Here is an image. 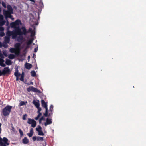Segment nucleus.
I'll return each instance as SVG.
<instances>
[{
    "instance_id": "1",
    "label": "nucleus",
    "mask_w": 146,
    "mask_h": 146,
    "mask_svg": "<svg viewBox=\"0 0 146 146\" xmlns=\"http://www.w3.org/2000/svg\"><path fill=\"white\" fill-rule=\"evenodd\" d=\"M6 36L5 37V41L6 43H8L9 41L10 36L12 35V38L15 39L17 38V40L19 42L22 41L23 40V37L22 36V33L20 32V29L18 28H17L15 31H7L6 33Z\"/></svg>"
},
{
    "instance_id": "2",
    "label": "nucleus",
    "mask_w": 146,
    "mask_h": 146,
    "mask_svg": "<svg viewBox=\"0 0 146 146\" xmlns=\"http://www.w3.org/2000/svg\"><path fill=\"white\" fill-rule=\"evenodd\" d=\"M20 24H21L20 21L19 20H17L15 21V22L11 23V27L15 29L13 30V31H15V30L17 28H19L20 29V32L22 33V36L23 34L24 35L26 34V30L25 27H22V29L23 31V32H21L20 28L18 26ZM22 37H23V36Z\"/></svg>"
},
{
    "instance_id": "3",
    "label": "nucleus",
    "mask_w": 146,
    "mask_h": 146,
    "mask_svg": "<svg viewBox=\"0 0 146 146\" xmlns=\"http://www.w3.org/2000/svg\"><path fill=\"white\" fill-rule=\"evenodd\" d=\"M21 44L17 43L14 45V48H11L10 49V52L12 53H14L16 55H18L20 53L21 49Z\"/></svg>"
},
{
    "instance_id": "4",
    "label": "nucleus",
    "mask_w": 146,
    "mask_h": 146,
    "mask_svg": "<svg viewBox=\"0 0 146 146\" xmlns=\"http://www.w3.org/2000/svg\"><path fill=\"white\" fill-rule=\"evenodd\" d=\"M12 107L11 106H7L4 108L3 110L2 113L5 116L9 115L11 112Z\"/></svg>"
},
{
    "instance_id": "5",
    "label": "nucleus",
    "mask_w": 146,
    "mask_h": 146,
    "mask_svg": "<svg viewBox=\"0 0 146 146\" xmlns=\"http://www.w3.org/2000/svg\"><path fill=\"white\" fill-rule=\"evenodd\" d=\"M9 143L8 139L5 137L3 139L0 137V144L1 146H6L9 145Z\"/></svg>"
},
{
    "instance_id": "6",
    "label": "nucleus",
    "mask_w": 146,
    "mask_h": 146,
    "mask_svg": "<svg viewBox=\"0 0 146 146\" xmlns=\"http://www.w3.org/2000/svg\"><path fill=\"white\" fill-rule=\"evenodd\" d=\"M27 90L28 92H30L31 91H33L34 92H38L39 93H41V92L37 89V88H35L33 86H30L27 88Z\"/></svg>"
},
{
    "instance_id": "7",
    "label": "nucleus",
    "mask_w": 146,
    "mask_h": 146,
    "mask_svg": "<svg viewBox=\"0 0 146 146\" xmlns=\"http://www.w3.org/2000/svg\"><path fill=\"white\" fill-rule=\"evenodd\" d=\"M27 123L29 124H31V126L33 127H35L36 125V122L34 120L30 118L28 119Z\"/></svg>"
},
{
    "instance_id": "8",
    "label": "nucleus",
    "mask_w": 146,
    "mask_h": 146,
    "mask_svg": "<svg viewBox=\"0 0 146 146\" xmlns=\"http://www.w3.org/2000/svg\"><path fill=\"white\" fill-rule=\"evenodd\" d=\"M36 130L38 132V135H40L43 136L44 133L42 130V128L40 126H38L36 128Z\"/></svg>"
},
{
    "instance_id": "9",
    "label": "nucleus",
    "mask_w": 146,
    "mask_h": 146,
    "mask_svg": "<svg viewBox=\"0 0 146 146\" xmlns=\"http://www.w3.org/2000/svg\"><path fill=\"white\" fill-rule=\"evenodd\" d=\"M10 72L8 67L5 68L2 71V75H4L6 74L9 73Z\"/></svg>"
},
{
    "instance_id": "10",
    "label": "nucleus",
    "mask_w": 146,
    "mask_h": 146,
    "mask_svg": "<svg viewBox=\"0 0 146 146\" xmlns=\"http://www.w3.org/2000/svg\"><path fill=\"white\" fill-rule=\"evenodd\" d=\"M11 14L10 13H8L7 11H5L4 12V15L6 19L8 18H10L12 20H14V18L12 17V16L11 15Z\"/></svg>"
},
{
    "instance_id": "11",
    "label": "nucleus",
    "mask_w": 146,
    "mask_h": 146,
    "mask_svg": "<svg viewBox=\"0 0 146 146\" xmlns=\"http://www.w3.org/2000/svg\"><path fill=\"white\" fill-rule=\"evenodd\" d=\"M7 11L5 10H3V13L4 15V12L5 11H7L8 13H10V14H12L13 13V10L11 6L10 5H8L7 6Z\"/></svg>"
},
{
    "instance_id": "12",
    "label": "nucleus",
    "mask_w": 146,
    "mask_h": 146,
    "mask_svg": "<svg viewBox=\"0 0 146 146\" xmlns=\"http://www.w3.org/2000/svg\"><path fill=\"white\" fill-rule=\"evenodd\" d=\"M52 123L51 120L50 119L47 118L46 120V121L44 123V125L46 126L47 125L51 124Z\"/></svg>"
},
{
    "instance_id": "13",
    "label": "nucleus",
    "mask_w": 146,
    "mask_h": 146,
    "mask_svg": "<svg viewBox=\"0 0 146 146\" xmlns=\"http://www.w3.org/2000/svg\"><path fill=\"white\" fill-rule=\"evenodd\" d=\"M33 103L36 108L39 106V101L38 100H34Z\"/></svg>"
},
{
    "instance_id": "14",
    "label": "nucleus",
    "mask_w": 146,
    "mask_h": 146,
    "mask_svg": "<svg viewBox=\"0 0 146 146\" xmlns=\"http://www.w3.org/2000/svg\"><path fill=\"white\" fill-rule=\"evenodd\" d=\"M41 103L42 105V106L43 107H44L45 109H48L47 106V104L46 102L44 100H42L41 101Z\"/></svg>"
},
{
    "instance_id": "15",
    "label": "nucleus",
    "mask_w": 146,
    "mask_h": 146,
    "mask_svg": "<svg viewBox=\"0 0 146 146\" xmlns=\"http://www.w3.org/2000/svg\"><path fill=\"white\" fill-rule=\"evenodd\" d=\"M4 60L3 58H0V65L2 67H5L6 66L5 64L4 63Z\"/></svg>"
},
{
    "instance_id": "16",
    "label": "nucleus",
    "mask_w": 146,
    "mask_h": 146,
    "mask_svg": "<svg viewBox=\"0 0 146 146\" xmlns=\"http://www.w3.org/2000/svg\"><path fill=\"white\" fill-rule=\"evenodd\" d=\"M25 67L26 68L29 69L32 67V65L29 63H27L25 64Z\"/></svg>"
},
{
    "instance_id": "17",
    "label": "nucleus",
    "mask_w": 146,
    "mask_h": 146,
    "mask_svg": "<svg viewBox=\"0 0 146 146\" xmlns=\"http://www.w3.org/2000/svg\"><path fill=\"white\" fill-rule=\"evenodd\" d=\"M33 128H31L30 129V132L27 133V135L29 137H31L33 134Z\"/></svg>"
},
{
    "instance_id": "18",
    "label": "nucleus",
    "mask_w": 146,
    "mask_h": 146,
    "mask_svg": "<svg viewBox=\"0 0 146 146\" xmlns=\"http://www.w3.org/2000/svg\"><path fill=\"white\" fill-rule=\"evenodd\" d=\"M14 75L16 77H19L21 74L19 73L18 70H17L14 73Z\"/></svg>"
},
{
    "instance_id": "19",
    "label": "nucleus",
    "mask_w": 146,
    "mask_h": 146,
    "mask_svg": "<svg viewBox=\"0 0 146 146\" xmlns=\"http://www.w3.org/2000/svg\"><path fill=\"white\" fill-rule=\"evenodd\" d=\"M5 63L7 65H10L12 64V62L9 59H6L5 61Z\"/></svg>"
},
{
    "instance_id": "20",
    "label": "nucleus",
    "mask_w": 146,
    "mask_h": 146,
    "mask_svg": "<svg viewBox=\"0 0 146 146\" xmlns=\"http://www.w3.org/2000/svg\"><path fill=\"white\" fill-rule=\"evenodd\" d=\"M22 141L23 143L25 144H27L29 142L28 139L26 137H25L24 139H23Z\"/></svg>"
},
{
    "instance_id": "21",
    "label": "nucleus",
    "mask_w": 146,
    "mask_h": 146,
    "mask_svg": "<svg viewBox=\"0 0 146 146\" xmlns=\"http://www.w3.org/2000/svg\"><path fill=\"white\" fill-rule=\"evenodd\" d=\"M27 103V101L24 102L23 101H20L19 103V106H22L24 105H25Z\"/></svg>"
},
{
    "instance_id": "22",
    "label": "nucleus",
    "mask_w": 146,
    "mask_h": 146,
    "mask_svg": "<svg viewBox=\"0 0 146 146\" xmlns=\"http://www.w3.org/2000/svg\"><path fill=\"white\" fill-rule=\"evenodd\" d=\"M5 23V21L3 19L0 20V26L3 25Z\"/></svg>"
},
{
    "instance_id": "23",
    "label": "nucleus",
    "mask_w": 146,
    "mask_h": 146,
    "mask_svg": "<svg viewBox=\"0 0 146 146\" xmlns=\"http://www.w3.org/2000/svg\"><path fill=\"white\" fill-rule=\"evenodd\" d=\"M15 57V55L14 54H10L8 56L9 58L10 59H13Z\"/></svg>"
},
{
    "instance_id": "24",
    "label": "nucleus",
    "mask_w": 146,
    "mask_h": 146,
    "mask_svg": "<svg viewBox=\"0 0 146 146\" xmlns=\"http://www.w3.org/2000/svg\"><path fill=\"white\" fill-rule=\"evenodd\" d=\"M43 138L40 137H37V140L38 141H43Z\"/></svg>"
},
{
    "instance_id": "25",
    "label": "nucleus",
    "mask_w": 146,
    "mask_h": 146,
    "mask_svg": "<svg viewBox=\"0 0 146 146\" xmlns=\"http://www.w3.org/2000/svg\"><path fill=\"white\" fill-rule=\"evenodd\" d=\"M31 73L32 76L34 77L36 76V73L34 71H32Z\"/></svg>"
},
{
    "instance_id": "26",
    "label": "nucleus",
    "mask_w": 146,
    "mask_h": 146,
    "mask_svg": "<svg viewBox=\"0 0 146 146\" xmlns=\"http://www.w3.org/2000/svg\"><path fill=\"white\" fill-rule=\"evenodd\" d=\"M24 74H23V72L22 73V74H21V77L20 79V80L22 81H23L24 80Z\"/></svg>"
},
{
    "instance_id": "27",
    "label": "nucleus",
    "mask_w": 146,
    "mask_h": 146,
    "mask_svg": "<svg viewBox=\"0 0 146 146\" xmlns=\"http://www.w3.org/2000/svg\"><path fill=\"white\" fill-rule=\"evenodd\" d=\"M33 40L32 39H31L29 40V41L27 42V45H29L31 44Z\"/></svg>"
},
{
    "instance_id": "28",
    "label": "nucleus",
    "mask_w": 146,
    "mask_h": 146,
    "mask_svg": "<svg viewBox=\"0 0 146 146\" xmlns=\"http://www.w3.org/2000/svg\"><path fill=\"white\" fill-rule=\"evenodd\" d=\"M3 54L6 57H7L8 56L7 52L6 51L4 50L3 52Z\"/></svg>"
},
{
    "instance_id": "29",
    "label": "nucleus",
    "mask_w": 146,
    "mask_h": 146,
    "mask_svg": "<svg viewBox=\"0 0 146 146\" xmlns=\"http://www.w3.org/2000/svg\"><path fill=\"white\" fill-rule=\"evenodd\" d=\"M44 115L46 117L47 116V115H48V109H46L45 113L44 114Z\"/></svg>"
},
{
    "instance_id": "30",
    "label": "nucleus",
    "mask_w": 146,
    "mask_h": 146,
    "mask_svg": "<svg viewBox=\"0 0 146 146\" xmlns=\"http://www.w3.org/2000/svg\"><path fill=\"white\" fill-rule=\"evenodd\" d=\"M5 35V33L3 31L0 32V36H3Z\"/></svg>"
},
{
    "instance_id": "31",
    "label": "nucleus",
    "mask_w": 146,
    "mask_h": 146,
    "mask_svg": "<svg viewBox=\"0 0 146 146\" xmlns=\"http://www.w3.org/2000/svg\"><path fill=\"white\" fill-rule=\"evenodd\" d=\"M37 108L38 109V113H40V111L41 110V108L39 107V106L38 107H37Z\"/></svg>"
},
{
    "instance_id": "32",
    "label": "nucleus",
    "mask_w": 146,
    "mask_h": 146,
    "mask_svg": "<svg viewBox=\"0 0 146 146\" xmlns=\"http://www.w3.org/2000/svg\"><path fill=\"white\" fill-rule=\"evenodd\" d=\"M19 133H20V134L21 135V136H23V132L22 131L21 129H19Z\"/></svg>"
},
{
    "instance_id": "33",
    "label": "nucleus",
    "mask_w": 146,
    "mask_h": 146,
    "mask_svg": "<svg viewBox=\"0 0 146 146\" xmlns=\"http://www.w3.org/2000/svg\"><path fill=\"white\" fill-rule=\"evenodd\" d=\"M2 26H0V31L1 32L3 31L4 30V28Z\"/></svg>"
},
{
    "instance_id": "34",
    "label": "nucleus",
    "mask_w": 146,
    "mask_h": 146,
    "mask_svg": "<svg viewBox=\"0 0 146 146\" xmlns=\"http://www.w3.org/2000/svg\"><path fill=\"white\" fill-rule=\"evenodd\" d=\"M27 115L26 114H25L24 115L23 117V120H25L26 119V117H27Z\"/></svg>"
},
{
    "instance_id": "35",
    "label": "nucleus",
    "mask_w": 146,
    "mask_h": 146,
    "mask_svg": "<svg viewBox=\"0 0 146 146\" xmlns=\"http://www.w3.org/2000/svg\"><path fill=\"white\" fill-rule=\"evenodd\" d=\"M0 57H1V58H4V57L3 56V55L1 53V51H0Z\"/></svg>"
},
{
    "instance_id": "36",
    "label": "nucleus",
    "mask_w": 146,
    "mask_h": 146,
    "mask_svg": "<svg viewBox=\"0 0 146 146\" xmlns=\"http://www.w3.org/2000/svg\"><path fill=\"white\" fill-rule=\"evenodd\" d=\"M2 4L3 6L5 8L6 7V5L5 3L4 2H2Z\"/></svg>"
},
{
    "instance_id": "37",
    "label": "nucleus",
    "mask_w": 146,
    "mask_h": 146,
    "mask_svg": "<svg viewBox=\"0 0 146 146\" xmlns=\"http://www.w3.org/2000/svg\"><path fill=\"white\" fill-rule=\"evenodd\" d=\"M3 16L1 14H0V20H3Z\"/></svg>"
},
{
    "instance_id": "38",
    "label": "nucleus",
    "mask_w": 146,
    "mask_h": 146,
    "mask_svg": "<svg viewBox=\"0 0 146 146\" xmlns=\"http://www.w3.org/2000/svg\"><path fill=\"white\" fill-rule=\"evenodd\" d=\"M32 139L34 141H35L36 139H37V137H33L32 138Z\"/></svg>"
},
{
    "instance_id": "39",
    "label": "nucleus",
    "mask_w": 146,
    "mask_h": 146,
    "mask_svg": "<svg viewBox=\"0 0 146 146\" xmlns=\"http://www.w3.org/2000/svg\"><path fill=\"white\" fill-rule=\"evenodd\" d=\"M40 119L42 121V120H45V118L44 117H42Z\"/></svg>"
},
{
    "instance_id": "40",
    "label": "nucleus",
    "mask_w": 146,
    "mask_h": 146,
    "mask_svg": "<svg viewBox=\"0 0 146 146\" xmlns=\"http://www.w3.org/2000/svg\"><path fill=\"white\" fill-rule=\"evenodd\" d=\"M38 113V115L39 117H40L42 115L41 113Z\"/></svg>"
},
{
    "instance_id": "41",
    "label": "nucleus",
    "mask_w": 146,
    "mask_h": 146,
    "mask_svg": "<svg viewBox=\"0 0 146 146\" xmlns=\"http://www.w3.org/2000/svg\"><path fill=\"white\" fill-rule=\"evenodd\" d=\"M39 117L38 116H37V117L35 118V119L36 120H37L38 119Z\"/></svg>"
},
{
    "instance_id": "42",
    "label": "nucleus",
    "mask_w": 146,
    "mask_h": 146,
    "mask_svg": "<svg viewBox=\"0 0 146 146\" xmlns=\"http://www.w3.org/2000/svg\"><path fill=\"white\" fill-rule=\"evenodd\" d=\"M2 75V72L0 70V76Z\"/></svg>"
},
{
    "instance_id": "43",
    "label": "nucleus",
    "mask_w": 146,
    "mask_h": 146,
    "mask_svg": "<svg viewBox=\"0 0 146 146\" xmlns=\"http://www.w3.org/2000/svg\"><path fill=\"white\" fill-rule=\"evenodd\" d=\"M37 50V49L36 48H35V49L34 52H36Z\"/></svg>"
},
{
    "instance_id": "44",
    "label": "nucleus",
    "mask_w": 146,
    "mask_h": 146,
    "mask_svg": "<svg viewBox=\"0 0 146 146\" xmlns=\"http://www.w3.org/2000/svg\"><path fill=\"white\" fill-rule=\"evenodd\" d=\"M19 77H16V80L18 81L19 80Z\"/></svg>"
},
{
    "instance_id": "45",
    "label": "nucleus",
    "mask_w": 146,
    "mask_h": 146,
    "mask_svg": "<svg viewBox=\"0 0 146 146\" xmlns=\"http://www.w3.org/2000/svg\"><path fill=\"white\" fill-rule=\"evenodd\" d=\"M41 121H42V120H41L40 119L39 120V123L40 124H41Z\"/></svg>"
},
{
    "instance_id": "46",
    "label": "nucleus",
    "mask_w": 146,
    "mask_h": 146,
    "mask_svg": "<svg viewBox=\"0 0 146 146\" xmlns=\"http://www.w3.org/2000/svg\"><path fill=\"white\" fill-rule=\"evenodd\" d=\"M2 46V44L0 42V47H1Z\"/></svg>"
},
{
    "instance_id": "47",
    "label": "nucleus",
    "mask_w": 146,
    "mask_h": 146,
    "mask_svg": "<svg viewBox=\"0 0 146 146\" xmlns=\"http://www.w3.org/2000/svg\"><path fill=\"white\" fill-rule=\"evenodd\" d=\"M32 2H35V1L34 0H30Z\"/></svg>"
},
{
    "instance_id": "48",
    "label": "nucleus",
    "mask_w": 146,
    "mask_h": 146,
    "mask_svg": "<svg viewBox=\"0 0 146 146\" xmlns=\"http://www.w3.org/2000/svg\"><path fill=\"white\" fill-rule=\"evenodd\" d=\"M51 108H52V106H51L50 107V109H51Z\"/></svg>"
},
{
    "instance_id": "49",
    "label": "nucleus",
    "mask_w": 146,
    "mask_h": 146,
    "mask_svg": "<svg viewBox=\"0 0 146 146\" xmlns=\"http://www.w3.org/2000/svg\"><path fill=\"white\" fill-rule=\"evenodd\" d=\"M28 59H29L30 58V56H28Z\"/></svg>"
},
{
    "instance_id": "50",
    "label": "nucleus",
    "mask_w": 146,
    "mask_h": 146,
    "mask_svg": "<svg viewBox=\"0 0 146 146\" xmlns=\"http://www.w3.org/2000/svg\"><path fill=\"white\" fill-rule=\"evenodd\" d=\"M1 8H0V12H1Z\"/></svg>"
},
{
    "instance_id": "51",
    "label": "nucleus",
    "mask_w": 146,
    "mask_h": 146,
    "mask_svg": "<svg viewBox=\"0 0 146 146\" xmlns=\"http://www.w3.org/2000/svg\"><path fill=\"white\" fill-rule=\"evenodd\" d=\"M31 84H33V83L32 84V83H31Z\"/></svg>"
},
{
    "instance_id": "52",
    "label": "nucleus",
    "mask_w": 146,
    "mask_h": 146,
    "mask_svg": "<svg viewBox=\"0 0 146 146\" xmlns=\"http://www.w3.org/2000/svg\"><path fill=\"white\" fill-rule=\"evenodd\" d=\"M31 84H33V83L32 84V83H31Z\"/></svg>"
}]
</instances>
